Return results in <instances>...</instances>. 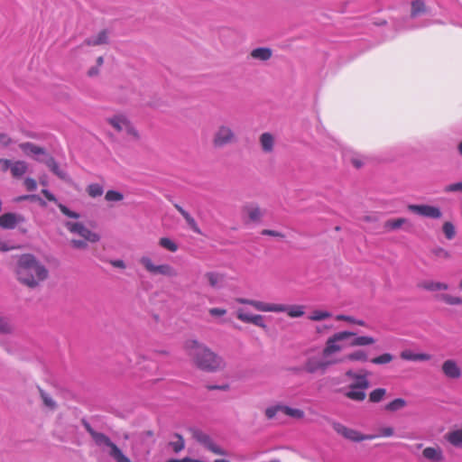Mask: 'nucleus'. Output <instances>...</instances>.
Instances as JSON below:
<instances>
[{"instance_id": "1", "label": "nucleus", "mask_w": 462, "mask_h": 462, "mask_svg": "<svg viewBox=\"0 0 462 462\" xmlns=\"http://www.w3.org/2000/svg\"><path fill=\"white\" fill-rule=\"evenodd\" d=\"M14 272L17 281L30 289L40 286L49 277L47 267L32 254L16 256Z\"/></svg>"}, {"instance_id": "2", "label": "nucleus", "mask_w": 462, "mask_h": 462, "mask_svg": "<svg viewBox=\"0 0 462 462\" xmlns=\"http://www.w3.org/2000/svg\"><path fill=\"white\" fill-rule=\"evenodd\" d=\"M183 349L193 365L199 370L215 373L226 367L222 357L196 339H187L183 343Z\"/></svg>"}, {"instance_id": "3", "label": "nucleus", "mask_w": 462, "mask_h": 462, "mask_svg": "<svg viewBox=\"0 0 462 462\" xmlns=\"http://www.w3.org/2000/svg\"><path fill=\"white\" fill-rule=\"evenodd\" d=\"M82 424L88 433L93 439L95 444L99 447L114 462H133L129 457L111 439L102 432L96 431L85 420Z\"/></svg>"}, {"instance_id": "4", "label": "nucleus", "mask_w": 462, "mask_h": 462, "mask_svg": "<svg viewBox=\"0 0 462 462\" xmlns=\"http://www.w3.org/2000/svg\"><path fill=\"white\" fill-rule=\"evenodd\" d=\"M64 226L69 233L81 237V239H71L69 241V245L74 249L86 250L88 247V243L95 244L100 240L99 234L88 229L81 222L67 221Z\"/></svg>"}, {"instance_id": "5", "label": "nucleus", "mask_w": 462, "mask_h": 462, "mask_svg": "<svg viewBox=\"0 0 462 462\" xmlns=\"http://www.w3.org/2000/svg\"><path fill=\"white\" fill-rule=\"evenodd\" d=\"M211 142L214 148L219 149L236 143L237 135L230 125L222 124L215 130Z\"/></svg>"}, {"instance_id": "6", "label": "nucleus", "mask_w": 462, "mask_h": 462, "mask_svg": "<svg viewBox=\"0 0 462 462\" xmlns=\"http://www.w3.org/2000/svg\"><path fill=\"white\" fill-rule=\"evenodd\" d=\"M139 263L152 275H162L168 278H174L178 275L177 270L172 265L169 263L155 264L149 256H142Z\"/></svg>"}, {"instance_id": "7", "label": "nucleus", "mask_w": 462, "mask_h": 462, "mask_svg": "<svg viewBox=\"0 0 462 462\" xmlns=\"http://www.w3.org/2000/svg\"><path fill=\"white\" fill-rule=\"evenodd\" d=\"M106 121L116 132H125L134 139H140L139 132L136 130V128L126 116L123 114H117L107 118Z\"/></svg>"}, {"instance_id": "8", "label": "nucleus", "mask_w": 462, "mask_h": 462, "mask_svg": "<svg viewBox=\"0 0 462 462\" xmlns=\"http://www.w3.org/2000/svg\"><path fill=\"white\" fill-rule=\"evenodd\" d=\"M353 336H356L355 332L346 330L339 331L333 334L327 339L325 346L322 349L323 354H325L326 356H329L330 354L337 355V353L341 352L343 349V345L341 344V342L349 337H352Z\"/></svg>"}, {"instance_id": "9", "label": "nucleus", "mask_w": 462, "mask_h": 462, "mask_svg": "<svg viewBox=\"0 0 462 462\" xmlns=\"http://www.w3.org/2000/svg\"><path fill=\"white\" fill-rule=\"evenodd\" d=\"M334 430L345 438L347 440L352 442H361L365 440H372L377 438V436L373 434H363L362 432L348 428L341 423L336 422L333 424Z\"/></svg>"}, {"instance_id": "10", "label": "nucleus", "mask_w": 462, "mask_h": 462, "mask_svg": "<svg viewBox=\"0 0 462 462\" xmlns=\"http://www.w3.org/2000/svg\"><path fill=\"white\" fill-rule=\"evenodd\" d=\"M269 312H286L290 318H300L305 313L303 305H284L270 303Z\"/></svg>"}, {"instance_id": "11", "label": "nucleus", "mask_w": 462, "mask_h": 462, "mask_svg": "<svg viewBox=\"0 0 462 462\" xmlns=\"http://www.w3.org/2000/svg\"><path fill=\"white\" fill-rule=\"evenodd\" d=\"M408 209L412 213L430 218H440L442 217L440 209L434 206L411 204L408 206Z\"/></svg>"}, {"instance_id": "12", "label": "nucleus", "mask_w": 462, "mask_h": 462, "mask_svg": "<svg viewBox=\"0 0 462 462\" xmlns=\"http://www.w3.org/2000/svg\"><path fill=\"white\" fill-rule=\"evenodd\" d=\"M193 437L199 443L202 444L212 453L221 456L226 455V452L219 446L215 444L208 434L199 430L194 432Z\"/></svg>"}, {"instance_id": "13", "label": "nucleus", "mask_w": 462, "mask_h": 462, "mask_svg": "<svg viewBox=\"0 0 462 462\" xmlns=\"http://www.w3.org/2000/svg\"><path fill=\"white\" fill-rule=\"evenodd\" d=\"M303 368L310 374H314L317 372L324 373L328 369L327 364L324 362L322 356H310L304 363Z\"/></svg>"}, {"instance_id": "14", "label": "nucleus", "mask_w": 462, "mask_h": 462, "mask_svg": "<svg viewBox=\"0 0 462 462\" xmlns=\"http://www.w3.org/2000/svg\"><path fill=\"white\" fill-rule=\"evenodd\" d=\"M441 371L447 378L452 380L459 379L462 375L460 366L453 359L444 361L441 365Z\"/></svg>"}, {"instance_id": "15", "label": "nucleus", "mask_w": 462, "mask_h": 462, "mask_svg": "<svg viewBox=\"0 0 462 462\" xmlns=\"http://www.w3.org/2000/svg\"><path fill=\"white\" fill-rule=\"evenodd\" d=\"M236 318L245 323L254 324L261 328L265 329L267 328L264 323L263 317L259 314H248L244 311L242 309H238L236 311Z\"/></svg>"}, {"instance_id": "16", "label": "nucleus", "mask_w": 462, "mask_h": 462, "mask_svg": "<svg viewBox=\"0 0 462 462\" xmlns=\"http://www.w3.org/2000/svg\"><path fill=\"white\" fill-rule=\"evenodd\" d=\"M109 43V32L104 29L98 32L95 36L85 39L81 46L95 47L100 45H106Z\"/></svg>"}, {"instance_id": "17", "label": "nucleus", "mask_w": 462, "mask_h": 462, "mask_svg": "<svg viewBox=\"0 0 462 462\" xmlns=\"http://www.w3.org/2000/svg\"><path fill=\"white\" fill-rule=\"evenodd\" d=\"M243 212L248 217L250 222H261L263 217V209L256 204H248L244 206Z\"/></svg>"}, {"instance_id": "18", "label": "nucleus", "mask_w": 462, "mask_h": 462, "mask_svg": "<svg viewBox=\"0 0 462 462\" xmlns=\"http://www.w3.org/2000/svg\"><path fill=\"white\" fill-rule=\"evenodd\" d=\"M422 456L431 462H441L444 458L443 451L440 447H427L422 451Z\"/></svg>"}, {"instance_id": "19", "label": "nucleus", "mask_w": 462, "mask_h": 462, "mask_svg": "<svg viewBox=\"0 0 462 462\" xmlns=\"http://www.w3.org/2000/svg\"><path fill=\"white\" fill-rule=\"evenodd\" d=\"M22 217H17L14 213H5L0 216V226L5 229H13L19 221H23Z\"/></svg>"}, {"instance_id": "20", "label": "nucleus", "mask_w": 462, "mask_h": 462, "mask_svg": "<svg viewBox=\"0 0 462 462\" xmlns=\"http://www.w3.org/2000/svg\"><path fill=\"white\" fill-rule=\"evenodd\" d=\"M236 302H238L240 304H245V305L252 306L254 309H255L258 311L269 312L270 303H266V302H263L261 300H256L245 299V298H238V299H236Z\"/></svg>"}, {"instance_id": "21", "label": "nucleus", "mask_w": 462, "mask_h": 462, "mask_svg": "<svg viewBox=\"0 0 462 462\" xmlns=\"http://www.w3.org/2000/svg\"><path fill=\"white\" fill-rule=\"evenodd\" d=\"M263 152L271 153L274 149V137L270 133H263L259 137Z\"/></svg>"}, {"instance_id": "22", "label": "nucleus", "mask_w": 462, "mask_h": 462, "mask_svg": "<svg viewBox=\"0 0 462 462\" xmlns=\"http://www.w3.org/2000/svg\"><path fill=\"white\" fill-rule=\"evenodd\" d=\"M273 56V51L267 47H259L254 49L250 52V57L254 60H258L261 61H266L270 60Z\"/></svg>"}, {"instance_id": "23", "label": "nucleus", "mask_w": 462, "mask_h": 462, "mask_svg": "<svg viewBox=\"0 0 462 462\" xmlns=\"http://www.w3.org/2000/svg\"><path fill=\"white\" fill-rule=\"evenodd\" d=\"M174 208L179 211V213L183 217V218L186 220L189 226L195 232L199 234L200 229L195 220V218L187 211L185 210L181 206L175 203Z\"/></svg>"}, {"instance_id": "24", "label": "nucleus", "mask_w": 462, "mask_h": 462, "mask_svg": "<svg viewBox=\"0 0 462 462\" xmlns=\"http://www.w3.org/2000/svg\"><path fill=\"white\" fill-rule=\"evenodd\" d=\"M401 358L407 361H428L431 356L426 353H413L411 350H403L400 355Z\"/></svg>"}, {"instance_id": "25", "label": "nucleus", "mask_w": 462, "mask_h": 462, "mask_svg": "<svg viewBox=\"0 0 462 462\" xmlns=\"http://www.w3.org/2000/svg\"><path fill=\"white\" fill-rule=\"evenodd\" d=\"M419 287L428 291H447L448 289L447 283L434 281H424L419 284Z\"/></svg>"}, {"instance_id": "26", "label": "nucleus", "mask_w": 462, "mask_h": 462, "mask_svg": "<svg viewBox=\"0 0 462 462\" xmlns=\"http://www.w3.org/2000/svg\"><path fill=\"white\" fill-rule=\"evenodd\" d=\"M19 147L26 155H40L45 153L44 148L40 147L30 142L21 143Z\"/></svg>"}, {"instance_id": "27", "label": "nucleus", "mask_w": 462, "mask_h": 462, "mask_svg": "<svg viewBox=\"0 0 462 462\" xmlns=\"http://www.w3.org/2000/svg\"><path fill=\"white\" fill-rule=\"evenodd\" d=\"M352 337H354L350 343H349V346H369V345H373L374 343H375V339L373 337H369V336H353Z\"/></svg>"}, {"instance_id": "28", "label": "nucleus", "mask_w": 462, "mask_h": 462, "mask_svg": "<svg viewBox=\"0 0 462 462\" xmlns=\"http://www.w3.org/2000/svg\"><path fill=\"white\" fill-rule=\"evenodd\" d=\"M445 439L454 447L462 448V429L447 433Z\"/></svg>"}, {"instance_id": "29", "label": "nucleus", "mask_w": 462, "mask_h": 462, "mask_svg": "<svg viewBox=\"0 0 462 462\" xmlns=\"http://www.w3.org/2000/svg\"><path fill=\"white\" fill-rule=\"evenodd\" d=\"M38 389H39V393H40L41 399L43 402V405L50 411L56 410L58 405H57V402L54 401V399L51 397V395L40 387Z\"/></svg>"}, {"instance_id": "30", "label": "nucleus", "mask_w": 462, "mask_h": 462, "mask_svg": "<svg viewBox=\"0 0 462 462\" xmlns=\"http://www.w3.org/2000/svg\"><path fill=\"white\" fill-rule=\"evenodd\" d=\"M348 399L362 402L365 399V393L363 389L354 388L353 385H349V391L345 394Z\"/></svg>"}, {"instance_id": "31", "label": "nucleus", "mask_w": 462, "mask_h": 462, "mask_svg": "<svg viewBox=\"0 0 462 462\" xmlns=\"http://www.w3.org/2000/svg\"><path fill=\"white\" fill-rule=\"evenodd\" d=\"M427 8L424 0H413L411 4V16L417 17L426 13Z\"/></svg>"}, {"instance_id": "32", "label": "nucleus", "mask_w": 462, "mask_h": 462, "mask_svg": "<svg viewBox=\"0 0 462 462\" xmlns=\"http://www.w3.org/2000/svg\"><path fill=\"white\" fill-rule=\"evenodd\" d=\"M28 166L25 162L17 161L11 166V173L14 177L18 178L23 176L27 171Z\"/></svg>"}, {"instance_id": "33", "label": "nucleus", "mask_w": 462, "mask_h": 462, "mask_svg": "<svg viewBox=\"0 0 462 462\" xmlns=\"http://www.w3.org/2000/svg\"><path fill=\"white\" fill-rule=\"evenodd\" d=\"M204 278L207 280L208 285L212 288L219 287L223 277L221 274L214 272H208L204 274Z\"/></svg>"}, {"instance_id": "34", "label": "nucleus", "mask_w": 462, "mask_h": 462, "mask_svg": "<svg viewBox=\"0 0 462 462\" xmlns=\"http://www.w3.org/2000/svg\"><path fill=\"white\" fill-rule=\"evenodd\" d=\"M46 165L50 168V170L56 174L60 179L66 180L67 174L63 171L60 170L58 163L54 160L53 157H50L46 162Z\"/></svg>"}, {"instance_id": "35", "label": "nucleus", "mask_w": 462, "mask_h": 462, "mask_svg": "<svg viewBox=\"0 0 462 462\" xmlns=\"http://www.w3.org/2000/svg\"><path fill=\"white\" fill-rule=\"evenodd\" d=\"M407 405V402L402 398H396L385 405V410L394 412L403 409Z\"/></svg>"}, {"instance_id": "36", "label": "nucleus", "mask_w": 462, "mask_h": 462, "mask_svg": "<svg viewBox=\"0 0 462 462\" xmlns=\"http://www.w3.org/2000/svg\"><path fill=\"white\" fill-rule=\"evenodd\" d=\"M368 356L364 350H356L345 356V361L366 362Z\"/></svg>"}, {"instance_id": "37", "label": "nucleus", "mask_w": 462, "mask_h": 462, "mask_svg": "<svg viewBox=\"0 0 462 462\" xmlns=\"http://www.w3.org/2000/svg\"><path fill=\"white\" fill-rule=\"evenodd\" d=\"M406 222H407V219L403 218V217L389 219L384 223L383 226L386 230L392 231V230L399 229Z\"/></svg>"}, {"instance_id": "38", "label": "nucleus", "mask_w": 462, "mask_h": 462, "mask_svg": "<svg viewBox=\"0 0 462 462\" xmlns=\"http://www.w3.org/2000/svg\"><path fill=\"white\" fill-rule=\"evenodd\" d=\"M159 245L162 248L174 253L178 250V245L169 237H162L159 239Z\"/></svg>"}, {"instance_id": "39", "label": "nucleus", "mask_w": 462, "mask_h": 462, "mask_svg": "<svg viewBox=\"0 0 462 462\" xmlns=\"http://www.w3.org/2000/svg\"><path fill=\"white\" fill-rule=\"evenodd\" d=\"M282 412L296 419H302L304 417V411L302 410L291 408L289 406L282 405Z\"/></svg>"}, {"instance_id": "40", "label": "nucleus", "mask_w": 462, "mask_h": 462, "mask_svg": "<svg viewBox=\"0 0 462 462\" xmlns=\"http://www.w3.org/2000/svg\"><path fill=\"white\" fill-rule=\"evenodd\" d=\"M332 314L327 310H315L309 316V319L313 321H320L330 318Z\"/></svg>"}, {"instance_id": "41", "label": "nucleus", "mask_w": 462, "mask_h": 462, "mask_svg": "<svg viewBox=\"0 0 462 462\" xmlns=\"http://www.w3.org/2000/svg\"><path fill=\"white\" fill-rule=\"evenodd\" d=\"M321 355L324 359V362L327 364L328 368L331 365L345 362V356L338 357L337 356L336 354H330L329 356H326L325 354H323V352L321 353Z\"/></svg>"}, {"instance_id": "42", "label": "nucleus", "mask_w": 462, "mask_h": 462, "mask_svg": "<svg viewBox=\"0 0 462 462\" xmlns=\"http://www.w3.org/2000/svg\"><path fill=\"white\" fill-rule=\"evenodd\" d=\"M385 393L384 388H377L369 393V401L374 403L379 402L383 399Z\"/></svg>"}, {"instance_id": "43", "label": "nucleus", "mask_w": 462, "mask_h": 462, "mask_svg": "<svg viewBox=\"0 0 462 462\" xmlns=\"http://www.w3.org/2000/svg\"><path fill=\"white\" fill-rule=\"evenodd\" d=\"M442 230L446 238L448 240H451L456 236L455 226L449 221H447L443 224Z\"/></svg>"}, {"instance_id": "44", "label": "nucleus", "mask_w": 462, "mask_h": 462, "mask_svg": "<svg viewBox=\"0 0 462 462\" xmlns=\"http://www.w3.org/2000/svg\"><path fill=\"white\" fill-rule=\"evenodd\" d=\"M393 356L390 353H384L381 356H375L371 359V362L374 365H385L393 361Z\"/></svg>"}, {"instance_id": "45", "label": "nucleus", "mask_w": 462, "mask_h": 462, "mask_svg": "<svg viewBox=\"0 0 462 462\" xmlns=\"http://www.w3.org/2000/svg\"><path fill=\"white\" fill-rule=\"evenodd\" d=\"M355 380L356 382L351 383L354 388L366 390L369 387V382L366 378V374H359Z\"/></svg>"}, {"instance_id": "46", "label": "nucleus", "mask_w": 462, "mask_h": 462, "mask_svg": "<svg viewBox=\"0 0 462 462\" xmlns=\"http://www.w3.org/2000/svg\"><path fill=\"white\" fill-rule=\"evenodd\" d=\"M87 192L91 198H97L103 194V188L97 183H92L87 187Z\"/></svg>"}, {"instance_id": "47", "label": "nucleus", "mask_w": 462, "mask_h": 462, "mask_svg": "<svg viewBox=\"0 0 462 462\" xmlns=\"http://www.w3.org/2000/svg\"><path fill=\"white\" fill-rule=\"evenodd\" d=\"M175 437L177 438L176 441L170 442V446L171 447L172 450L175 453H179L185 448V441L181 435L175 434Z\"/></svg>"}, {"instance_id": "48", "label": "nucleus", "mask_w": 462, "mask_h": 462, "mask_svg": "<svg viewBox=\"0 0 462 462\" xmlns=\"http://www.w3.org/2000/svg\"><path fill=\"white\" fill-rule=\"evenodd\" d=\"M440 300L448 305H459L462 303V299L450 294H442Z\"/></svg>"}, {"instance_id": "49", "label": "nucleus", "mask_w": 462, "mask_h": 462, "mask_svg": "<svg viewBox=\"0 0 462 462\" xmlns=\"http://www.w3.org/2000/svg\"><path fill=\"white\" fill-rule=\"evenodd\" d=\"M105 199L107 201L117 202V201H121L124 199V196L119 191L108 190V191H106V193L105 195Z\"/></svg>"}, {"instance_id": "50", "label": "nucleus", "mask_w": 462, "mask_h": 462, "mask_svg": "<svg viewBox=\"0 0 462 462\" xmlns=\"http://www.w3.org/2000/svg\"><path fill=\"white\" fill-rule=\"evenodd\" d=\"M58 207L62 214H64L65 216H67L70 218L78 219L80 217L79 213L70 210L69 208H67L63 204H59Z\"/></svg>"}, {"instance_id": "51", "label": "nucleus", "mask_w": 462, "mask_h": 462, "mask_svg": "<svg viewBox=\"0 0 462 462\" xmlns=\"http://www.w3.org/2000/svg\"><path fill=\"white\" fill-rule=\"evenodd\" d=\"M349 162L356 169H360L365 164L364 158L356 154L352 155L349 158Z\"/></svg>"}, {"instance_id": "52", "label": "nucleus", "mask_w": 462, "mask_h": 462, "mask_svg": "<svg viewBox=\"0 0 462 462\" xmlns=\"http://www.w3.org/2000/svg\"><path fill=\"white\" fill-rule=\"evenodd\" d=\"M394 434V430L393 427H382L379 429V434L376 435L377 438L383 437V438H390L393 437Z\"/></svg>"}, {"instance_id": "53", "label": "nucleus", "mask_w": 462, "mask_h": 462, "mask_svg": "<svg viewBox=\"0 0 462 462\" xmlns=\"http://www.w3.org/2000/svg\"><path fill=\"white\" fill-rule=\"evenodd\" d=\"M282 405L272 406L268 407L265 410V415L268 419H273L275 417L277 412L282 411Z\"/></svg>"}, {"instance_id": "54", "label": "nucleus", "mask_w": 462, "mask_h": 462, "mask_svg": "<svg viewBox=\"0 0 462 462\" xmlns=\"http://www.w3.org/2000/svg\"><path fill=\"white\" fill-rule=\"evenodd\" d=\"M226 310L223 308H211L208 310V313L212 317L220 318L226 314Z\"/></svg>"}, {"instance_id": "55", "label": "nucleus", "mask_w": 462, "mask_h": 462, "mask_svg": "<svg viewBox=\"0 0 462 462\" xmlns=\"http://www.w3.org/2000/svg\"><path fill=\"white\" fill-rule=\"evenodd\" d=\"M11 331L12 327L9 322L5 319L0 317V333H10Z\"/></svg>"}, {"instance_id": "56", "label": "nucleus", "mask_w": 462, "mask_h": 462, "mask_svg": "<svg viewBox=\"0 0 462 462\" xmlns=\"http://www.w3.org/2000/svg\"><path fill=\"white\" fill-rule=\"evenodd\" d=\"M261 234L263 236H270L279 237V238H284L285 237L284 234H282L281 232H278V231H275V230H271V229H263L261 231Z\"/></svg>"}, {"instance_id": "57", "label": "nucleus", "mask_w": 462, "mask_h": 462, "mask_svg": "<svg viewBox=\"0 0 462 462\" xmlns=\"http://www.w3.org/2000/svg\"><path fill=\"white\" fill-rule=\"evenodd\" d=\"M24 186L25 188L27 189V190L29 191H32V190H35L36 188H37V183H36V180L32 179V178H26L24 180Z\"/></svg>"}, {"instance_id": "58", "label": "nucleus", "mask_w": 462, "mask_h": 462, "mask_svg": "<svg viewBox=\"0 0 462 462\" xmlns=\"http://www.w3.org/2000/svg\"><path fill=\"white\" fill-rule=\"evenodd\" d=\"M445 190L448 192L462 191V181L447 186Z\"/></svg>"}, {"instance_id": "59", "label": "nucleus", "mask_w": 462, "mask_h": 462, "mask_svg": "<svg viewBox=\"0 0 462 462\" xmlns=\"http://www.w3.org/2000/svg\"><path fill=\"white\" fill-rule=\"evenodd\" d=\"M12 140L8 134L0 133V146L5 147L11 143Z\"/></svg>"}, {"instance_id": "60", "label": "nucleus", "mask_w": 462, "mask_h": 462, "mask_svg": "<svg viewBox=\"0 0 462 462\" xmlns=\"http://www.w3.org/2000/svg\"><path fill=\"white\" fill-rule=\"evenodd\" d=\"M434 254L435 255L445 259H448L450 257V254L443 248H438L437 250L434 251Z\"/></svg>"}, {"instance_id": "61", "label": "nucleus", "mask_w": 462, "mask_h": 462, "mask_svg": "<svg viewBox=\"0 0 462 462\" xmlns=\"http://www.w3.org/2000/svg\"><path fill=\"white\" fill-rule=\"evenodd\" d=\"M99 73H100V70H99V67H97V66H93V67L89 68L87 71V75L89 78L97 77L99 75Z\"/></svg>"}, {"instance_id": "62", "label": "nucleus", "mask_w": 462, "mask_h": 462, "mask_svg": "<svg viewBox=\"0 0 462 462\" xmlns=\"http://www.w3.org/2000/svg\"><path fill=\"white\" fill-rule=\"evenodd\" d=\"M13 165V163L11 162L10 160H7V159H0V167L2 169V171H7L8 169L11 170V166Z\"/></svg>"}, {"instance_id": "63", "label": "nucleus", "mask_w": 462, "mask_h": 462, "mask_svg": "<svg viewBox=\"0 0 462 462\" xmlns=\"http://www.w3.org/2000/svg\"><path fill=\"white\" fill-rule=\"evenodd\" d=\"M15 248V246L9 245L8 243L0 239V252H8Z\"/></svg>"}, {"instance_id": "64", "label": "nucleus", "mask_w": 462, "mask_h": 462, "mask_svg": "<svg viewBox=\"0 0 462 462\" xmlns=\"http://www.w3.org/2000/svg\"><path fill=\"white\" fill-rule=\"evenodd\" d=\"M42 193L49 201L56 202V198L48 189H42Z\"/></svg>"}]
</instances>
